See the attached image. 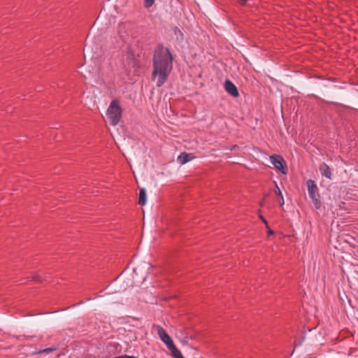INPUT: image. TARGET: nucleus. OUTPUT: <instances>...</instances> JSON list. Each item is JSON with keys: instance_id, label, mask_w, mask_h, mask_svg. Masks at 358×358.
Instances as JSON below:
<instances>
[{"instance_id": "14", "label": "nucleus", "mask_w": 358, "mask_h": 358, "mask_svg": "<svg viewBox=\"0 0 358 358\" xmlns=\"http://www.w3.org/2000/svg\"><path fill=\"white\" fill-rule=\"evenodd\" d=\"M32 280H33L34 281L37 282H42L41 278L38 275H34V277H32Z\"/></svg>"}, {"instance_id": "2", "label": "nucleus", "mask_w": 358, "mask_h": 358, "mask_svg": "<svg viewBox=\"0 0 358 358\" xmlns=\"http://www.w3.org/2000/svg\"><path fill=\"white\" fill-rule=\"evenodd\" d=\"M122 112L119 101L113 100L107 110V115L112 125L115 126L119 123L122 117Z\"/></svg>"}, {"instance_id": "12", "label": "nucleus", "mask_w": 358, "mask_h": 358, "mask_svg": "<svg viewBox=\"0 0 358 358\" xmlns=\"http://www.w3.org/2000/svg\"><path fill=\"white\" fill-rule=\"evenodd\" d=\"M56 350H57L56 348H45V349H43V350H41L36 352V354L50 353V352H52L55 351Z\"/></svg>"}, {"instance_id": "8", "label": "nucleus", "mask_w": 358, "mask_h": 358, "mask_svg": "<svg viewBox=\"0 0 358 358\" xmlns=\"http://www.w3.org/2000/svg\"><path fill=\"white\" fill-rule=\"evenodd\" d=\"M168 349L171 352V355L175 358H184L180 351L175 346L173 342L167 346Z\"/></svg>"}, {"instance_id": "7", "label": "nucleus", "mask_w": 358, "mask_h": 358, "mask_svg": "<svg viewBox=\"0 0 358 358\" xmlns=\"http://www.w3.org/2000/svg\"><path fill=\"white\" fill-rule=\"evenodd\" d=\"M321 174L328 179L331 178V171L329 166L324 162L322 163L319 166Z\"/></svg>"}, {"instance_id": "10", "label": "nucleus", "mask_w": 358, "mask_h": 358, "mask_svg": "<svg viewBox=\"0 0 358 358\" xmlns=\"http://www.w3.org/2000/svg\"><path fill=\"white\" fill-rule=\"evenodd\" d=\"M146 203V192L145 189L142 188L140 189L138 195V204L144 206Z\"/></svg>"}, {"instance_id": "4", "label": "nucleus", "mask_w": 358, "mask_h": 358, "mask_svg": "<svg viewBox=\"0 0 358 358\" xmlns=\"http://www.w3.org/2000/svg\"><path fill=\"white\" fill-rule=\"evenodd\" d=\"M271 164L275 168L279 170L282 173L287 174L286 162L280 155H274L270 157Z\"/></svg>"}, {"instance_id": "9", "label": "nucleus", "mask_w": 358, "mask_h": 358, "mask_svg": "<svg viewBox=\"0 0 358 358\" xmlns=\"http://www.w3.org/2000/svg\"><path fill=\"white\" fill-rule=\"evenodd\" d=\"M193 157H192L191 154H188L186 152H182L180 154V155L178 157V162L181 164H184L188 162H189Z\"/></svg>"}, {"instance_id": "5", "label": "nucleus", "mask_w": 358, "mask_h": 358, "mask_svg": "<svg viewBox=\"0 0 358 358\" xmlns=\"http://www.w3.org/2000/svg\"><path fill=\"white\" fill-rule=\"evenodd\" d=\"M154 328L157 329L159 337L166 345V346L173 343L171 338L168 335L162 327L159 325H155Z\"/></svg>"}, {"instance_id": "11", "label": "nucleus", "mask_w": 358, "mask_h": 358, "mask_svg": "<svg viewBox=\"0 0 358 358\" xmlns=\"http://www.w3.org/2000/svg\"><path fill=\"white\" fill-rule=\"evenodd\" d=\"M275 194L278 196L279 197V199H278V203L280 204V206H282L284 205V198L282 196V194L281 192V190L280 189V188L278 187V186L276 185L275 186Z\"/></svg>"}, {"instance_id": "16", "label": "nucleus", "mask_w": 358, "mask_h": 358, "mask_svg": "<svg viewBox=\"0 0 358 358\" xmlns=\"http://www.w3.org/2000/svg\"><path fill=\"white\" fill-rule=\"evenodd\" d=\"M248 0H238V3L241 5V6H245L246 2L248 1Z\"/></svg>"}, {"instance_id": "6", "label": "nucleus", "mask_w": 358, "mask_h": 358, "mask_svg": "<svg viewBox=\"0 0 358 358\" xmlns=\"http://www.w3.org/2000/svg\"><path fill=\"white\" fill-rule=\"evenodd\" d=\"M225 90L232 96L238 97L239 95L238 91L236 85L229 80H227L224 83Z\"/></svg>"}, {"instance_id": "1", "label": "nucleus", "mask_w": 358, "mask_h": 358, "mask_svg": "<svg viewBox=\"0 0 358 358\" xmlns=\"http://www.w3.org/2000/svg\"><path fill=\"white\" fill-rule=\"evenodd\" d=\"M173 57L168 48L159 45L155 50L153 57V71L152 78L157 76V86L161 87L167 80L173 68Z\"/></svg>"}, {"instance_id": "3", "label": "nucleus", "mask_w": 358, "mask_h": 358, "mask_svg": "<svg viewBox=\"0 0 358 358\" xmlns=\"http://www.w3.org/2000/svg\"><path fill=\"white\" fill-rule=\"evenodd\" d=\"M306 185L309 196L310 197L315 207L317 209H320L322 203L319 199L318 188L317 185L314 180L309 179L306 182Z\"/></svg>"}, {"instance_id": "13", "label": "nucleus", "mask_w": 358, "mask_h": 358, "mask_svg": "<svg viewBox=\"0 0 358 358\" xmlns=\"http://www.w3.org/2000/svg\"><path fill=\"white\" fill-rule=\"evenodd\" d=\"M155 3V0H144V6L145 8L151 7Z\"/></svg>"}, {"instance_id": "17", "label": "nucleus", "mask_w": 358, "mask_h": 358, "mask_svg": "<svg viewBox=\"0 0 358 358\" xmlns=\"http://www.w3.org/2000/svg\"><path fill=\"white\" fill-rule=\"evenodd\" d=\"M273 234V231L271 229H269L268 231V234Z\"/></svg>"}, {"instance_id": "15", "label": "nucleus", "mask_w": 358, "mask_h": 358, "mask_svg": "<svg viewBox=\"0 0 358 358\" xmlns=\"http://www.w3.org/2000/svg\"><path fill=\"white\" fill-rule=\"evenodd\" d=\"M259 217H260V219L262 220V222L266 224V228H268V222H267V221L266 220V219H265L263 216H262V215H260V216H259Z\"/></svg>"}, {"instance_id": "18", "label": "nucleus", "mask_w": 358, "mask_h": 358, "mask_svg": "<svg viewBox=\"0 0 358 358\" xmlns=\"http://www.w3.org/2000/svg\"><path fill=\"white\" fill-rule=\"evenodd\" d=\"M185 358V357H184Z\"/></svg>"}]
</instances>
